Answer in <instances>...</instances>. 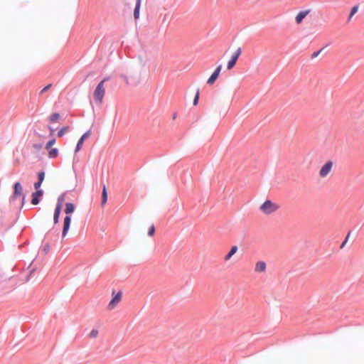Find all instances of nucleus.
I'll use <instances>...</instances> for the list:
<instances>
[{
  "mask_svg": "<svg viewBox=\"0 0 364 364\" xmlns=\"http://www.w3.org/2000/svg\"><path fill=\"white\" fill-rule=\"evenodd\" d=\"M98 335V331L96 329H93L90 331L89 336L90 338H96Z\"/></svg>",
  "mask_w": 364,
  "mask_h": 364,
  "instance_id": "obj_24",
  "label": "nucleus"
},
{
  "mask_svg": "<svg viewBox=\"0 0 364 364\" xmlns=\"http://www.w3.org/2000/svg\"><path fill=\"white\" fill-rule=\"evenodd\" d=\"M74 210H75V205L73 203H68L65 204V213L67 215H69V214L73 213Z\"/></svg>",
  "mask_w": 364,
  "mask_h": 364,
  "instance_id": "obj_17",
  "label": "nucleus"
},
{
  "mask_svg": "<svg viewBox=\"0 0 364 364\" xmlns=\"http://www.w3.org/2000/svg\"><path fill=\"white\" fill-rule=\"evenodd\" d=\"M60 119V114L58 113H53L50 117V121L51 122H55Z\"/></svg>",
  "mask_w": 364,
  "mask_h": 364,
  "instance_id": "obj_19",
  "label": "nucleus"
},
{
  "mask_svg": "<svg viewBox=\"0 0 364 364\" xmlns=\"http://www.w3.org/2000/svg\"><path fill=\"white\" fill-rule=\"evenodd\" d=\"M318 55V51H316L311 54V59H314V58H316Z\"/></svg>",
  "mask_w": 364,
  "mask_h": 364,
  "instance_id": "obj_32",
  "label": "nucleus"
},
{
  "mask_svg": "<svg viewBox=\"0 0 364 364\" xmlns=\"http://www.w3.org/2000/svg\"><path fill=\"white\" fill-rule=\"evenodd\" d=\"M279 205L271 200H266L260 206L259 210L264 215H272L279 209Z\"/></svg>",
  "mask_w": 364,
  "mask_h": 364,
  "instance_id": "obj_1",
  "label": "nucleus"
},
{
  "mask_svg": "<svg viewBox=\"0 0 364 364\" xmlns=\"http://www.w3.org/2000/svg\"><path fill=\"white\" fill-rule=\"evenodd\" d=\"M358 10V7L357 6H355L352 8L351 9V11H350V14L348 16V21H350V19L352 18V17L357 13Z\"/></svg>",
  "mask_w": 364,
  "mask_h": 364,
  "instance_id": "obj_20",
  "label": "nucleus"
},
{
  "mask_svg": "<svg viewBox=\"0 0 364 364\" xmlns=\"http://www.w3.org/2000/svg\"><path fill=\"white\" fill-rule=\"evenodd\" d=\"M121 77H122V78L125 81V82H126L127 84H129V79H128V77H127L126 75H124V74H122V75H121Z\"/></svg>",
  "mask_w": 364,
  "mask_h": 364,
  "instance_id": "obj_30",
  "label": "nucleus"
},
{
  "mask_svg": "<svg viewBox=\"0 0 364 364\" xmlns=\"http://www.w3.org/2000/svg\"><path fill=\"white\" fill-rule=\"evenodd\" d=\"M267 264L264 261H258L255 263L254 271L256 273H264L266 272Z\"/></svg>",
  "mask_w": 364,
  "mask_h": 364,
  "instance_id": "obj_10",
  "label": "nucleus"
},
{
  "mask_svg": "<svg viewBox=\"0 0 364 364\" xmlns=\"http://www.w3.org/2000/svg\"><path fill=\"white\" fill-rule=\"evenodd\" d=\"M38 181H41L42 183L44 180L45 173L43 171L39 172L38 174Z\"/></svg>",
  "mask_w": 364,
  "mask_h": 364,
  "instance_id": "obj_26",
  "label": "nucleus"
},
{
  "mask_svg": "<svg viewBox=\"0 0 364 364\" xmlns=\"http://www.w3.org/2000/svg\"><path fill=\"white\" fill-rule=\"evenodd\" d=\"M51 86H52L51 84H48V85H46L45 87H43L41 90V91L40 92V95H43L44 92H47L50 88Z\"/></svg>",
  "mask_w": 364,
  "mask_h": 364,
  "instance_id": "obj_27",
  "label": "nucleus"
},
{
  "mask_svg": "<svg viewBox=\"0 0 364 364\" xmlns=\"http://www.w3.org/2000/svg\"><path fill=\"white\" fill-rule=\"evenodd\" d=\"M237 250L238 247L236 245L232 246L229 252L225 255L224 261H229L232 258V257L237 252Z\"/></svg>",
  "mask_w": 364,
  "mask_h": 364,
  "instance_id": "obj_12",
  "label": "nucleus"
},
{
  "mask_svg": "<svg viewBox=\"0 0 364 364\" xmlns=\"http://www.w3.org/2000/svg\"><path fill=\"white\" fill-rule=\"evenodd\" d=\"M43 195V191L38 190L36 192L32 194V200L31 203L33 205H37L39 203V197Z\"/></svg>",
  "mask_w": 364,
  "mask_h": 364,
  "instance_id": "obj_13",
  "label": "nucleus"
},
{
  "mask_svg": "<svg viewBox=\"0 0 364 364\" xmlns=\"http://www.w3.org/2000/svg\"><path fill=\"white\" fill-rule=\"evenodd\" d=\"M41 183H41V181H37V182H36V183H35V184H34V187H35V188H36V189H38V188L41 187Z\"/></svg>",
  "mask_w": 364,
  "mask_h": 364,
  "instance_id": "obj_31",
  "label": "nucleus"
},
{
  "mask_svg": "<svg viewBox=\"0 0 364 364\" xmlns=\"http://www.w3.org/2000/svg\"><path fill=\"white\" fill-rule=\"evenodd\" d=\"M33 147L36 150L38 151L42 149V145L41 144H35L33 145Z\"/></svg>",
  "mask_w": 364,
  "mask_h": 364,
  "instance_id": "obj_29",
  "label": "nucleus"
},
{
  "mask_svg": "<svg viewBox=\"0 0 364 364\" xmlns=\"http://www.w3.org/2000/svg\"><path fill=\"white\" fill-rule=\"evenodd\" d=\"M333 166V163L332 161H328L326 162L320 169V176L326 177L331 171Z\"/></svg>",
  "mask_w": 364,
  "mask_h": 364,
  "instance_id": "obj_6",
  "label": "nucleus"
},
{
  "mask_svg": "<svg viewBox=\"0 0 364 364\" xmlns=\"http://www.w3.org/2000/svg\"><path fill=\"white\" fill-rule=\"evenodd\" d=\"M14 191L12 196V199H15L18 196H22V204H23L25 200V196L23 194V188L21 183L19 182L15 183L14 186Z\"/></svg>",
  "mask_w": 364,
  "mask_h": 364,
  "instance_id": "obj_5",
  "label": "nucleus"
},
{
  "mask_svg": "<svg viewBox=\"0 0 364 364\" xmlns=\"http://www.w3.org/2000/svg\"><path fill=\"white\" fill-rule=\"evenodd\" d=\"M107 191L106 186H104L103 188H102V201H101L102 206H103L107 203Z\"/></svg>",
  "mask_w": 364,
  "mask_h": 364,
  "instance_id": "obj_16",
  "label": "nucleus"
},
{
  "mask_svg": "<svg viewBox=\"0 0 364 364\" xmlns=\"http://www.w3.org/2000/svg\"><path fill=\"white\" fill-rule=\"evenodd\" d=\"M58 154V150L56 148L50 149L48 152V156L50 158H55Z\"/></svg>",
  "mask_w": 364,
  "mask_h": 364,
  "instance_id": "obj_18",
  "label": "nucleus"
},
{
  "mask_svg": "<svg viewBox=\"0 0 364 364\" xmlns=\"http://www.w3.org/2000/svg\"><path fill=\"white\" fill-rule=\"evenodd\" d=\"M349 237H350V232L348 233L345 240L342 242V244L341 245V249H343L345 247L346 244L348 242V240Z\"/></svg>",
  "mask_w": 364,
  "mask_h": 364,
  "instance_id": "obj_28",
  "label": "nucleus"
},
{
  "mask_svg": "<svg viewBox=\"0 0 364 364\" xmlns=\"http://www.w3.org/2000/svg\"><path fill=\"white\" fill-rule=\"evenodd\" d=\"M61 211V204L58 203L55 209L54 215H53V222L55 224H57L59 220V217Z\"/></svg>",
  "mask_w": 364,
  "mask_h": 364,
  "instance_id": "obj_14",
  "label": "nucleus"
},
{
  "mask_svg": "<svg viewBox=\"0 0 364 364\" xmlns=\"http://www.w3.org/2000/svg\"><path fill=\"white\" fill-rule=\"evenodd\" d=\"M71 223V217L69 215H67L65 217L63 220V232H62V237H65L66 235L68 234V232L70 228Z\"/></svg>",
  "mask_w": 364,
  "mask_h": 364,
  "instance_id": "obj_9",
  "label": "nucleus"
},
{
  "mask_svg": "<svg viewBox=\"0 0 364 364\" xmlns=\"http://www.w3.org/2000/svg\"><path fill=\"white\" fill-rule=\"evenodd\" d=\"M90 130H88L87 132H85L79 139L76 148H75V152H78L82 147L83 142L85 139H87L90 136Z\"/></svg>",
  "mask_w": 364,
  "mask_h": 364,
  "instance_id": "obj_11",
  "label": "nucleus"
},
{
  "mask_svg": "<svg viewBox=\"0 0 364 364\" xmlns=\"http://www.w3.org/2000/svg\"><path fill=\"white\" fill-rule=\"evenodd\" d=\"M311 12V9H306L300 11L295 16V21L296 24H300L303 21L304 18L307 16Z\"/></svg>",
  "mask_w": 364,
  "mask_h": 364,
  "instance_id": "obj_7",
  "label": "nucleus"
},
{
  "mask_svg": "<svg viewBox=\"0 0 364 364\" xmlns=\"http://www.w3.org/2000/svg\"><path fill=\"white\" fill-rule=\"evenodd\" d=\"M221 69H222V65H219L216 68L215 70H214V72L212 73V75H210V77L207 80V83L209 84V85H213L215 80L218 79L219 75H220V73L221 71Z\"/></svg>",
  "mask_w": 364,
  "mask_h": 364,
  "instance_id": "obj_8",
  "label": "nucleus"
},
{
  "mask_svg": "<svg viewBox=\"0 0 364 364\" xmlns=\"http://www.w3.org/2000/svg\"><path fill=\"white\" fill-rule=\"evenodd\" d=\"M241 53H242L241 48H237V50L233 53V55H232L230 60L228 62V64H227L228 70H231L232 68H234V66L235 65V64L237 63L238 58L241 55Z\"/></svg>",
  "mask_w": 364,
  "mask_h": 364,
  "instance_id": "obj_4",
  "label": "nucleus"
},
{
  "mask_svg": "<svg viewBox=\"0 0 364 364\" xmlns=\"http://www.w3.org/2000/svg\"><path fill=\"white\" fill-rule=\"evenodd\" d=\"M328 46V45L325 46L324 47H323L322 48H321L319 50V52L321 53L326 47Z\"/></svg>",
  "mask_w": 364,
  "mask_h": 364,
  "instance_id": "obj_33",
  "label": "nucleus"
},
{
  "mask_svg": "<svg viewBox=\"0 0 364 364\" xmlns=\"http://www.w3.org/2000/svg\"><path fill=\"white\" fill-rule=\"evenodd\" d=\"M105 80H106L105 79L100 82L93 92V99L98 105L102 104L105 95V88L104 85Z\"/></svg>",
  "mask_w": 364,
  "mask_h": 364,
  "instance_id": "obj_2",
  "label": "nucleus"
},
{
  "mask_svg": "<svg viewBox=\"0 0 364 364\" xmlns=\"http://www.w3.org/2000/svg\"><path fill=\"white\" fill-rule=\"evenodd\" d=\"M141 0H136V6L134 11V17L135 19H138L139 17V11L141 6Z\"/></svg>",
  "mask_w": 364,
  "mask_h": 364,
  "instance_id": "obj_15",
  "label": "nucleus"
},
{
  "mask_svg": "<svg viewBox=\"0 0 364 364\" xmlns=\"http://www.w3.org/2000/svg\"><path fill=\"white\" fill-rule=\"evenodd\" d=\"M154 232H155V227L152 224L149 229L148 235L151 237L154 235Z\"/></svg>",
  "mask_w": 364,
  "mask_h": 364,
  "instance_id": "obj_23",
  "label": "nucleus"
},
{
  "mask_svg": "<svg viewBox=\"0 0 364 364\" xmlns=\"http://www.w3.org/2000/svg\"><path fill=\"white\" fill-rule=\"evenodd\" d=\"M198 100H199V90H197L195 97H194V100H193V105L196 106L198 105Z\"/></svg>",
  "mask_w": 364,
  "mask_h": 364,
  "instance_id": "obj_25",
  "label": "nucleus"
},
{
  "mask_svg": "<svg viewBox=\"0 0 364 364\" xmlns=\"http://www.w3.org/2000/svg\"><path fill=\"white\" fill-rule=\"evenodd\" d=\"M55 144V139H53L50 140V141H48V143L46 144V149L47 150H49V149L51 148V146H52L53 145H54Z\"/></svg>",
  "mask_w": 364,
  "mask_h": 364,
  "instance_id": "obj_22",
  "label": "nucleus"
},
{
  "mask_svg": "<svg viewBox=\"0 0 364 364\" xmlns=\"http://www.w3.org/2000/svg\"><path fill=\"white\" fill-rule=\"evenodd\" d=\"M68 130V127H63V128H61V129L59 130V132H58V136H63L65 134V133Z\"/></svg>",
  "mask_w": 364,
  "mask_h": 364,
  "instance_id": "obj_21",
  "label": "nucleus"
},
{
  "mask_svg": "<svg viewBox=\"0 0 364 364\" xmlns=\"http://www.w3.org/2000/svg\"><path fill=\"white\" fill-rule=\"evenodd\" d=\"M112 295V299L107 305V309L109 311L113 310L119 304L122 300V292L117 291L116 293L114 291H113Z\"/></svg>",
  "mask_w": 364,
  "mask_h": 364,
  "instance_id": "obj_3",
  "label": "nucleus"
}]
</instances>
